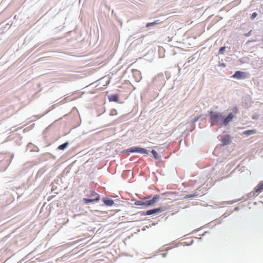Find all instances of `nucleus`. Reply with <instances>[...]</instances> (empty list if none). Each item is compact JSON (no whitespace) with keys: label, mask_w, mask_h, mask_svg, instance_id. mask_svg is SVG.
<instances>
[{"label":"nucleus","mask_w":263,"mask_h":263,"mask_svg":"<svg viewBox=\"0 0 263 263\" xmlns=\"http://www.w3.org/2000/svg\"><path fill=\"white\" fill-rule=\"evenodd\" d=\"M234 117V115L232 113H230L229 114V115L226 118H223V120H222V125H227L228 124V123L232 121V120Z\"/></svg>","instance_id":"6e6552de"},{"label":"nucleus","mask_w":263,"mask_h":263,"mask_svg":"<svg viewBox=\"0 0 263 263\" xmlns=\"http://www.w3.org/2000/svg\"><path fill=\"white\" fill-rule=\"evenodd\" d=\"M257 15V14L256 12H254L252 13V15H251V18L252 19H254V18H255L256 17V16Z\"/></svg>","instance_id":"6ab92c4d"},{"label":"nucleus","mask_w":263,"mask_h":263,"mask_svg":"<svg viewBox=\"0 0 263 263\" xmlns=\"http://www.w3.org/2000/svg\"><path fill=\"white\" fill-rule=\"evenodd\" d=\"M103 201L105 204L107 206H111L114 204V201L111 199L105 198L103 199Z\"/></svg>","instance_id":"9b49d317"},{"label":"nucleus","mask_w":263,"mask_h":263,"mask_svg":"<svg viewBox=\"0 0 263 263\" xmlns=\"http://www.w3.org/2000/svg\"><path fill=\"white\" fill-rule=\"evenodd\" d=\"M195 195H192V194H190V195H187L186 196V198H192V197H194Z\"/></svg>","instance_id":"aec40b11"},{"label":"nucleus","mask_w":263,"mask_h":263,"mask_svg":"<svg viewBox=\"0 0 263 263\" xmlns=\"http://www.w3.org/2000/svg\"><path fill=\"white\" fill-rule=\"evenodd\" d=\"M152 153L156 159H158L159 158V156L156 151L153 149L152 151Z\"/></svg>","instance_id":"4468645a"},{"label":"nucleus","mask_w":263,"mask_h":263,"mask_svg":"<svg viewBox=\"0 0 263 263\" xmlns=\"http://www.w3.org/2000/svg\"><path fill=\"white\" fill-rule=\"evenodd\" d=\"M160 198L159 195H155L151 200H146L145 201H137L135 202V204L136 205L141 206H149L154 204L156 203Z\"/></svg>","instance_id":"f03ea898"},{"label":"nucleus","mask_w":263,"mask_h":263,"mask_svg":"<svg viewBox=\"0 0 263 263\" xmlns=\"http://www.w3.org/2000/svg\"><path fill=\"white\" fill-rule=\"evenodd\" d=\"M67 145H68V143H67V142H66V143H64V144H62L60 145L58 147V148H59V149H62V150H63V149H65V148L67 147Z\"/></svg>","instance_id":"2eb2a0df"},{"label":"nucleus","mask_w":263,"mask_h":263,"mask_svg":"<svg viewBox=\"0 0 263 263\" xmlns=\"http://www.w3.org/2000/svg\"><path fill=\"white\" fill-rule=\"evenodd\" d=\"M109 115L110 116H115L117 115V111L116 109H111L110 111Z\"/></svg>","instance_id":"dca6fc26"},{"label":"nucleus","mask_w":263,"mask_h":263,"mask_svg":"<svg viewBox=\"0 0 263 263\" xmlns=\"http://www.w3.org/2000/svg\"><path fill=\"white\" fill-rule=\"evenodd\" d=\"M158 24V23H157V21L153 22V23H148L146 24V27H149L151 26H153V25H156V24Z\"/></svg>","instance_id":"f3484780"},{"label":"nucleus","mask_w":263,"mask_h":263,"mask_svg":"<svg viewBox=\"0 0 263 263\" xmlns=\"http://www.w3.org/2000/svg\"><path fill=\"white\" fill-rule=\"evenodd\" d=\"M255 191L258 194L263 191V181L260 182L258 185L255 187Z\"/></svg>","instance_id":"9d476101"},{"label":"nucleus","mask_w":263,"mask_h":263,"mask_svg":"<svg viewBox=\"0 0 263 263\" xmlns=\"http://www.w3.org/2000/svg\"><path fill=\"white\" fill-rule=\"evenodd\" d=\"M210 122L212 125H222L223 116L221 113L211 111Z\"/></svg>","instance_id":"f257e3e1"},{"label":"nucleus","mask_w":263,"mask_h":263,"mask_svg":"<svg viewBox=\"0 0 263 263\" xmlns=\"http://www.w3.org/2000/svg\"><path fill=\"white\" fill-rule=\"evenodd\" d=\"M91 196L92 197V199H87L86 198H83V201L85 203H88L89 202H92L94 201H98L100 200V196L97 193L91 191Z\"/></svg>","instance_id":"7ed1b4c3"},{"label":"nucleus","mask_w":263,"mask_h":263,"mask_svg":"<svg viewBox=\"0 0 263 263\" xmlns=\"http://www.w3.org/2000/svg\"><path fill=\"white\" fill-rule=\"evenodd\" d=\"M132 72L135 81L136 82H139L142 79L140 71L137 69H134L132 70Z\"/></svg>","instance_id":"0eeeda50"},{"label":"nucleus","mask_w":263,"mask_h":263,"mask_svg":"<svg viewBox=\"0 0 263 263\" xmlns=\"http://www.w3.org/2000/svg\"><path fill=\"white\" fill-rule=\"evenodd\" d=\"M248 73L245 72L237 71L232 77L237 79H244L247 78Z\"/></svg>","instance_id":"39448f33"},{"label":"nucleus","mask_w":263,"mask_h":263,"mask_svg":"<svg viewBox=\"0 0 263 263\" xmlns=\"http://www.w3.org/2000/svg\"><path fill=\"white\" fill-rule=\"evenodd\" d=\"M221 142L223 145H228L231 142V138L229 135H224L223 136Z\"/></svg>","instance_id":"1a4fd4ad"},{"label":"nucleus","mask_w":263,"mask_h":263,"mask_svg":"<svg viewBox=\"0 0 263 263\" xmlns=\"http://www.w3.org/2000/svg\"><path fill=\"white\" fill-rule=\"evenodd\" d=\"M256 130L255 129H251V130H247L246 131H244L243 132V134L246 135H250L251 134H255L256 133Z\"/></svg>","instance_id":"ddd939ff"},{"label":"nucleus","mask_w":263,"mask_h":263,"mask_svg":"<svg viewBox=\"0 0 263 263\" xmlns=\"http://www.w3.org/2000/svg\"><path fill=\"white\" fill-rule=\"evenodd\" d=\"M163 211V210L161 208H156L152 209L150 210L147 211L146 212H140L139 213L141 214V215H150L152 214H156L158 212H161Z\"/></svg>","instance_id":"423d86ee"},{"label":"nucleus","mask_w":263,"mask_h":263,"mask_svg":"<svg viewBox=\"0 0 263 263\" xmlns=\"http://www.w3.org/2000/svg\"><path fill=\"white\" fill-rule=\"evenodd\" d=\"M225 48H225V47H221V48H220V49L219 50V53L220 54H223V52H224V50H225Z\"/></svg>","instance_id":"a211bd4d"},{"label":"nucleus","mask_w":263,"mask_h":263,"mask_svg":"<svg viewBox=\"0 0 263 263\" xmlns=\"http://www.w3.org/2000/svg\"><path fill=\"white\" fill-rule=\"evenodd\" d=\"M109 101L118 102L119 97L117 95H112L108 97Z\"/></svg>","instance_id":"f8f14e48"},{"label":"nucleus","mask_w":263,"mask_h":263,"mask_svg":"<svg viewBox=\"0 0 263 263\" xmlns=\"http://www.w3.org/2000/svg\"><path fill=\"white\" fill-rule=\"evenodd\" d=\"M127 152L130 153H140L141 154H148L147 151L143 148L140 147H133L127 150Z\"/></svg>","instance_id":"20e7f679"}]
</instances>
